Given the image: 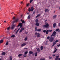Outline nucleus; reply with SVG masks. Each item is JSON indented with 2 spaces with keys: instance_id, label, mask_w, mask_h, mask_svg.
<instances>
[{
  "instance_id": "f257e3e1",
  "label": "nucleus",
  "mask_w": 60,
  "mask_h": 60,
  "mask_svg": "<svg viewBox=\"0 0 60 60\" xmlns=\"http://www.w3.org/2000/svg\"><path fill=\"white\" fill-rule=\"evenodd\" d=\"M47 21V20H46L45 22V24L46 25H44L43 26V27L44 28H48L49 26V25L48 23H47L46 21Z\"/></svg>"
},
{
  "instance_id": "f03ea898",
  "label": "nucleus",
  "mask_w": 60,
  "mask_h": 60,
  "mask_svg": "<svg viewBox=\"0 0 60 60\" xmlns=\"http://www.w3.org/2000/svg\"><path fill=\"white\" fill-rule=\"evenodd\" d=\"M54 40V37H51L49 39V41L50 42H53V41Z\"/></svg>"
},
{
  "instance_id": "7ed1b4c3",
  "label": "nucleus",
  "mask_w": 60,
  "mask_h": 60,
  "mask_svg": "<svg viewBox=\"0 0 60 60\" xmlns=\"http://www.w3.org/2000/svg\"><path fill=\"white\" fill-rule=\"evenodd\" d=\"M35 34V35L37 36L38 37H40L41 36V34L39 33L36 32Z\"/></svg>"
},
{
  "instance_id": "20e7f679",
  "label": "nucleus",
  "mask_w": 60,
  "mask_h": 60,
  "mask_svg": "<svg viewBox=\"0 0 60 60\" xmlns=\"http://www.w3.org/2000/svg\"><path fill=\"white\" fill-rule=\"evenodd\" d=\"M13 19L14 21H13V24H14L15 22H17V21H18V19H15V17H14L13 18Z\"/></svg>"
},
{
  "instance_id": "39448f33",
  "label": "nucleus",
  "mask_w": 60,
  "mask_h": 60,
  "mask_svg": "<svg viewBox=\"0 0 60 60\" xmlns=\"http://www.w3.org/2000/svg\"><path fill=\"white\" fill-rule=\"evenodd\" d=\"M34 9V8L33 7H31V8H29V12L32 11H33Z\"/></svg>"
},
{
  "instance_id": "423d86ee",
  "label": "nucleus",
  "mask_w": 60,
  "mask_h": 60,
  "mask_svg": "<svg viewBox=\"0 0 60 60\" xmlns=\"http://www.w3.org/2000/svg\"><path fill=\"white\" fill-rule=\"evenodd\" d=\"M43 31L44 33H46V34H49V30H47L46 31V30H43Z\"/></svg>"
},
{
  "instance_id": "0eeeda50",
  "label": "nucleus",
  "mask_w": 60,
  "mask_h": 60,
  "mask_svg": "<svg viewBox=\"0 0 60 60\" xmlns=\"http://www.w3.org/2000/svg\"><path fill=\"white\" fill-rule=\"evenodd\" d=\"M20 26V28H21L23 26V24L22 23H19V25L18 26V27H19V26Z\"/></svg>"
},
{
  "instance_id": "6e6552de",
  "label": "nucleus",
  "mask_w": 60,
  "mask_h": 60,
  "mask_svg": "<svg viewBox=\"0 0 60 60\" xmlns=\"http://www.w3.org/2000/svg\"><path fill=\"white\" fill-rule=\"evenodd\" d=\"M56 35V31H54L53 32L52 34L51 35V36H55Z\"/></svg>"
},
{
  "instance_id": "1a4fd4ad",
  "label": "nucleus",
  "mask_w": 60,
  "mask_h": 60,
  "mask_svg": "<svg viewBox=\"0 0 60 60\" xmlns=\"http://www.w3.org/2000/svg\"><path fill=\"white\" fill-rule=\"evenodd\" d=\"M24 29H25V28H22L19 31V33H21V32H22Z\"/></svg>"
},
{
  "instance_id": "9d476101",
  "label": "nucleus",
  "mask_w": 60,
  "mask_h": 60,
  "mask_svg": "<svg viewBox=\"0 0 60 60\" xmlns=\"http://www.w3.org/2000/svg\"><path fill=\"white\" fill-rule=\"evenodd\" d=\"M26 45V43H23V44H22L21 45V46L22 47H24V46H25V45Z\"/></svg>"
},
{
  "instance_id": "9b49d317",
  "label": "nucleus",
  "mask_w": 60,
  "mask_h": 60,
  "mask_svg": "<svg viewBox=\"0 0 60 60\" xmlns=\"http://www.w3.org/2000/svg\"><path fill=\"white\" fill-rule=\"evenodd\" d=\"M15 26H16L15 25H13L11 27V29H13L15 27Z\"/></svg>"
},
{
  "instance_id": "f8f14e48",
  "label": "nucleus",
  "mask_w": 60,
  "mask_h": 60,
  "mask_svg": "<svg viewBox=\"0 0 60 60\" xmlns=\"http://www.w3.org/2000/svg\"><path fill=\"white\" fill-rule=\"evenodd\" d=\"M36 49H37V51L38 52V53H39L40 52H41V50L39 49V48H38L37 49L36 48Z\"/></svg>"
},
{
  "instance_id": "ddd939ff",
  "label": "nucleus",
  "mask_w": 60,
  "mask_h": 60,
  "mask_svg": "<svg viewBox=\"0 0 60 60\" xmlns=\"http://www.w3.org/2000/svg\"><path fill=\"white\" fill-rule=\"evenodd\" d=\"M59 57V56L58 55V56H57L56 57L55 60H58V57Z\"/></svg>"
},
{
  "instance_id": "4468645a",
  "label": "nucleus",
  "mask_w": 60,
  "mask_h": 60,
  "mask_svg": "<svg viewBox=\"0 0 60 60\" xmlns=\"http://www.w3.org/2000/svg\"><path fill=\"white\" fill-rule=\"evenodd\" d=\"M45 11V12H48L49 11V10L48 9H46Z\"/></svg>"
},
{
  "instance_id": "2eb2a0df",
  "label": "nucleus",
  "mask_w": 60,
  "mask_h": 60,
  "mask_svg": "<svg viewBox=\"0 0 60 60\" xmlns=\"http://www.w3.org/2000/svg\"><path fill=\"white\" fill-rule=\"evenodd\" d=\"M56 23H55L53 24V27H54V28H55V27H56Z\"/></svg>"
},
{
  "instance_id": "dca6fc26",
  "label": "nucleus",
  "mask_w": 60,
  "mask_h": 60,
  "mask_svg": "<svg viewBox=\"0 0 60 60\" xmlns=\"http://www.w3.org/2000/svg\"><path fill=\"white\" fill-rule=\"evenodd\" d=\"M29 53L30 54H33V52H32L31 51H30L29 52Z\"/></svg>"
},
{
  "instance_id": "f3484780",
  "label": "nucleus",
  "mask_w": 60,
  "mask_h": 60,
  "mask_svg": "<svg viewBox=\"0 0 60 60\" xmlns=\"http://www.w3.org/2000/svg\"><path fill=\"white\" fill-rule=\"evenodd\" d=\"M43 46H42L40 47V50H43Z\"/></svg>"
},
{
  "instance_id": "a211bd4d",
  "label": "nucleus",
  "mask_w": 60,
  "mask_h": 60,
  "mask_svg": "<svg viewBox=\"0 0 60 60\" xmlns=\"http://www.w3.org/2000/svg\"><path fill=\"white\" fill-rule=\"evenodd\" d=\"M15 35H14L13 34L11 36V38H14V37H15Z\"/></svg>"
},
{
  "instance_id": "6ab92c4d",
  "label": "nucleus",
  "mask_w": 60,
  "mask_h": 60,
  "mask_svg": "<svg viewBox=\"0 0 60 60\" xmlns=\"http://www.w3.org/2000/svg\"><path fill=\"white\" fill-rule=\"evenodd\" d=\"M55 50H54V51L53 52V53H55V52H56V51H57V49H56V48H55Z\"/></svg>"
},
{
  "instance_id": "aec40b11",
  "label": "nucleus",
  "mask_w": 60,
  "mask_h": 60,
  "mask_svg": "<svg viewBox=\"0 0 60 60\" xmlns=\"http://www.w3.org/2000/svg\"><path fill=\"white\" fill-rule=\"evenodd\" d=\"M10 60H12V56H10L9 57Z\"/></svg>"
},
{
  "instance_id": "412c9836",
  "label": "nucleus",
  "mask_w": 60,
  "mask_h": 60,
  "mask_svg": "<svg viewBox=\"0 0 60 60\" xmlns=\"http://www.w3.org/2000/svg\"><path fill=\"white\" fill-rule=\"evenodd\" d=\"M35 25L37 26H40V24L38 23H37L35 24Z\"/></svg>"
},
{
  "instance_id": "4be33fe9",
  "label": "nucleus",
  "mask_w": 60,
  "mask_h": 60,
  "mask_svg": "<svg viewBox=\"0 0 60 60\" xmlns=\"http://www.w3.org/2000/svg\"><path fill=\"white\" fill-rule=\"evenodd\" d=\"M6 53L5 52H3L2 53V55L3 56H5Z\"/></svg>"
},
{
  "instance_id": "5701e85b",
  "label": "nucleus",
  "mask_w": 60,
  "mask_h": 60,
  "mask_svg": "<svg viewBox=\"0 0 60 60\" xmlns=\"http://www.w3.org/2000/svg\"><path fill=\"white\" fill-rule=\"evenodd\" d=\"M22 55V54H20L18 55V57H20V56H21Z\"/></svg>"
},
{
  "instance_id": "b1692460",
  "label": "nucleus",
  "mask_w": 60,
  "mask_h": 60,
  "mask_svg": "<svg viewBox=\"0 0 60 60\" xmlns=\"http://www.w3.org/2000/svg\"><path fill=\"white\" fill-rule=\"evenodd\" d=\"M23 56L24 57H26L27 56V55H26V54H25V53H24Z\"/></svg>"
},
{
  "instance_id": "393cba45",
  "label": "nucleus",
  "mask_w": 60,
  "mask_h": 60,
  "mask_svg": "<svg viewBox=\"0 0 60 60\" xmlns=\"http://www.w3.org/2000/svg\"><path fill=\"white\" fill-rule=\"evenodd\" d=\"M56 18V15H54L53 17V19H55Z\"/></svg>"
},
{
  "instance_id": "a878e982",
  "label": "nucleus",
  "mask_w": 60,
  "mask_h": 60,
  "mask_svg": "<svg viewBox=\"0 0 60 60\" xmlns=\"http://www.w3.org/2000/svg\"><path fill=\"white\" fill-rule=\"evenodd\" d=\"M39 22V20H38V19H36L35 20V22L36 23H38V22Z\"/></svg>"
},
{
  "instance_id": "bb28decb",
  "label": "nucleus",
  "mask_w": 60,
  "mask_h": 60,
  "mask_svg": "<svg viewBox=\"0 0 60 60\" xmlns=\"http://www.w3.org/2000/svg\"><path fill=\"white\" fill-rule=\"evenodd\" d=\"M40 15H40V14H38V15H37V16H36V18H37L38 17H39V16H40Z\"/></svg>"
},
{
  "instance_id": "cd10ccee",
  "label": "nucleus",
  "mask_w": 60,
  "mask_h": 60,
  "mask_svg": "<svg viewBox=\"0 0 60 60\" xmlns=\"http://www.w3.org/2000/svg\"><path fill=\"white\" fill-rule=\"evenodd\" d=\"M35 56H37V52H36L35 53Z\"/></svg>"
},
{
  "instance_id": "c85d7f7f",
  "label": "nucleus",
  "mask_w": 60,
  "mask_h": 60,
  "mask_svg": "<svg viewBox=\"0 0 60 60\" xmlns=\"http://www.w3.org/2000/svg\"><path fill=\"white\" fill-rule=\"evenodd\" d=\"M30 15H29V16H28L27 18L28 19H29L30 18Z\"/></svg>"
},
{
  "instance_id": "c756f323",
  "label": "nucleus",
  "mask_w": 60,
  "mask_h": 60,
  "mask_svg": "<svg viewBox=\"0 0 60 60\" xmlns=\"http://www.w3.org/2000/svg\"><path fill=\"white\" fill-rule=\"evenodd\" d=\"M8 44H9V42L8 41H7L5 45H8Z\"/></svg>"
},
{
  "instance_id": "7c9ffc66",
  "label": "nucleus",
  "mask_w": 60,
  "mask_h": 60,
  "mask_svg": "<svg viewBox=\"0 0 60 60\" xmlns=\"http://www.w3.org/2000/svg\"><path fill=\"white\" fill-rule=\"evenodd\" d=\"M3 41H4L3 40H1L0 41V43H3Z\"/></svg>"
},
{
  "instance_id": "2f4dec72",
  "label": "nucleus",
  "mask_w": 60,
  "mask_h": 60,
  "mask_svg": "<svg viewBox=\"0 0 60 60\" xmlns=\"http://www.w3.org/2000/svg\"><path fill=\"white\" fill-rule=\"evenodd\" d=\"M41 29H38V32H39L41 31Z\"/></svg>"
},
{
  "instance_id": "473e14b6",
  "label": "nucleus",
  "mask_w": 60,
  "mask_h": 60,
  "mask_svg": "<svg viewBox=\"0 0 60 60\" xmlns=\"http://www.w3.org/2000/svg\"><path fill=\"white\" fill-rule=\"evenodd\" d=\"M28 51H26L24 52V54H28Z\"/></svg>"
},
{
  "instance_id": "72a5a7b5",
  "label": "nucleus",
  "mask_w": 60,
  "mask_h": 60,
  "mask_svg": "<svg viewBox=\"0 0 60 60\" xmlns=\"http://www.w3.org/2000/svg\"><path fill=\"white\" fill-rule=\"evenodd\" d=\"M27 40V37H26V38H25L24 40L25 41H26V40Z\"/></svg>"
},
{
  "instance_id": "f704fd0d",
  "label": "nucleus",
  "mask_w": 60,
  "mask_h": 60,
  "mask_svg": "<svg viewBox=\"0 0 60 60\" xmlns=\"http://www.w3.org/2000/svg\"><path fill=\"white\" fill-rule=\"evenodd\" d=\"M56 31V32H58L59 31V29H56L55 30Z\"/></svg>"
},
{
  "instance_id": "c9c22d12",
  "label": "nucleus",
  "mask_w": 60,
  "mask_h": 60,
  "mask_svg": "<svg viewBox=\"0 0 60 60\" xmlns=\"http://www.w3.org/2000/svg\"><path fill=\"white\" fill-rule=\"evenodd\" d=\"M49 38H50V37L49 36L47 38V40H49Z\"/></svg>"
},
{
  "instance_id": "e433bc0d",
  "label": "nucleus",
  "mask_w": 60,
  "mask_h": 60,
  "mask_svg": "<svg viewBox=\"0 0 60 60\" xmlns=\"http://www.w3.org/2000/svg\"><path fill=\"white\" fill-rule=\"evenodd\" d=\"M45 60V58H41L40 59V60Z\"/></svg>"
},
{
  "instance_id": "4c0bfd02",
  "label": "nucleus",
  "mask_w": 60,
  "mask_h": 60,
  "mask_svg": "<svg viewBox=\"0 0 60 60\" xmlns=\"http://www.w3.org/2000/svg\"><path fill=\"white\" fill-rule=\"evenodd\" d=\"M58 41H59L57 40H56L55 42H58Z\"/></svg>"
},
{
  "instance_id": "58836bf2",
  "label": "nucleus",
  "mask_w": 60,
  "mask_h": 60,
  "mask_svg": "<svg viewBox=\"0 0 60 60\" xmlns=\"http://www.w3.org/2000/svg\"><path fill=\"white\" fill-rule=\"evenodd\" d=\"M50 32H52V30H48Z\"/></svg>"
},
{
  "instance_id": "ea45409f",
  "label": "nucleus",
  "mask_w": 60,
  "mask_h": 60,
  "mask_svg": "<svg viewBox=\"0 0 60 60\" xmlns=\"http://www.w3.org/2000/svg\"><path fill=\"white\" fill-rule=\"evenodd\" d=\"M22 23H24V24H25V21H24V20H23V21L22 22Z\"/></svg>"
},
{
  "instance_id": "a19ab883",
  "label": "nucleus",
  "mask_w": 60,
  "mask_h": 60,
  "mask_svg": "<svg viewBox=\"0 0 60 60\" xmlns=\"http://www.w3.org/2000/svg\"><path fill=\"white\" fill-rule=\"evenodd\" d=\"M29 3H28L26 4V7H28V6H29Z\"/></svg>"
},
{
  "instance_id": "79ce46f5",
  "label": "nucleus",
  "mask_w": 60,
  "mask_h": 60,
  "mask_svg": "<svg viewBox=\"0 0 60 60\" xmlns=\"http://www.w3.org/2000/svg\"><path fill=\"white\" fill-rule=\"evenodd\" d=\"M49 59H52V57H51L50 56H49Z\"/></svg>"
},
{
  "instance_id": "37998d69",
  "label": "nucleus",
  "mask_w": 60,
  "mask_h": 60,
  "mask_svg": "<svg viewBox=\"0 0 60 60\" xmlns=\"http://www.w3.org/2000/svg\"><path fill=\"white\" fill-rule=\"evenodd\" d=\"M33 0H30V3H31L33 2Z\"/></svg>"
},
{
  "instance_id": "c03bdc74",
  "label": "nucleus",
  "mask_w": 60,
  "mask_h": 60,
  "mask_svg": "<svg viewBox=\"0 0 60 60\" xmlns=\"http://www.w3.org/2000/svg\"><path fill=\"white\" fill-rule=\"evenodd\" d=\"M35 11H34L33 12V14H35Z\"/></svg>"
},
{
  "instance_id": "a18cd8bd",
  "label": "nucleus",
  "mask_w": 60,
  "mask_h": 60,
  "mask_svg": "<svg viewBox=\"0 0 60 60\" xmlns=\"http://www.w3.org/2000/svg\"><path fill=\"white\" fill-rule=\"evenodd\" d=\"M57 47H60V44H59V45H57Z\"/></svg>"
},
{
  "instance_id": "49530a36",
  "label": "nucleus",
  "mask_w": 60,
  "mask_h": 60,
  "mask_svg": "<svg viewBox=\"0 0 60 60\" xmlns=\"http://www.w3.org/2000/svg\"><path fill=\"white\" fill-rule=\"evenodd\" d=\"M37 30V27H36L35 28V31H36Z\"/></svg>"
},
{
  "instance_id": "de8ad7c7",
  "label": "nucleus",
  "mask_w": 60,
  "mask_h": 60,
  "mask_svg": "<svg viewBox=\"0 0 60 60\" xmlns=\"http://www.w3.org/2000/svg\"><path fill=\"white\" fill-rule=\"evenodd\" d=\"M10 27H9L8 28V30H9V29H10Z\"/></svg>"
},
{
  "instance_id": "09e8293b",
  "label": "nucleus",
  "mask_w": 60,
  "mask_h": 60,
  "mask_svg": "<svg viewBox=\"0 0 60 60\" xmlns=\"http://www.w3.org/2000/svg\"><path fill=\"white\" fill-rule=\"evenodd\" d=\"M53 44H56V42H54L53 43Z\"/></svg>"
},
{
  "instance_id": "8fccbe9b",
  "label": "nucleus",
  "mask_w": 60,
  "mask_h": 60,
  "mask_svg": "<svg viewBox=\"0 0 60 60\" xmlns=\"http://www.w3.org/2000/svg\"><path fill=\"white\" fill-rule=\"evenodd\" d=\"M58 26H60V22L58 24Z\"/></svg>"
},
{
  "instance_id": "3c124183",
  "label": "nucleus",
  "mask_w": 60,
  "mask_h": 60,
  "mask_svg": "<svg viewBox=\"0 0 60 60\" xmlns=\"http://www.w3.org/2000/svg\"><path fill=\"white\" fill-rule=\"evenodd\" d=\"M18 32H19V31H18V30H17V31L16 32V34H17V33H18Z\"/></svg>"
},
{
  "instance_id": "603ef678",
  "label": "nucleus",
  "mask_w": 60,
  "mask_h": 60,
  "mask_svg": "<svg viewBox=\"0 0 60 60\" xmlns=\"http://www.w3.org/2000/svg\"><path fill=\"white\" fill-rule=\"evenodd\" d=\"M19 30H20V28H19L17 30V31H19Z\"/></svg>"
},
{
  "instance_id": "864d4df0",
  "label": "nucleus",
  "mask_w": 60,
  "mask_h": 60,
  "mask_svg": "<svg viewBox=\"0 0 60 60\" xmlns=\"http://www.w3.org/2000/svg\"><path fill=\"white\" fill-rule=\"evenodd\" d=\"M55 44H53V45H52V47H53V46H55Z\"/></svg>"
},
{
  "instance_id": "5fc2aeb1",
  "label": "nucleus",
  "mask_w": 60,
  "mask_h": 60,
  "mask_svg": "<svg viewBox=\"0 0 60 60\" xmlns=\"http://www.w3.org/2000/svg\"><path fill=\"white\" fill-rule=\"evenodd\" d=\"M52 56H53V57H55V55H54V54H53V55H52Z\"/></svg>"
},
{
  "instance_id": "6e6d98bb",
  "label": "nucleus",
  "mask_w": 60,
  "mask_h": 60,
  "mask_svg": "<svg viewBox=\"0 0 60 60\" xmlns=\"http://www.w3.org/2000/svg\"><path fill=\"white\" fill-rule=\"evenodd\" d=\"M23 2L22 1L21 2V4H23Z\"/></svg>"
},
{
  "instance_id": "4d7b16f0",
  "label": "nucleus",
  "mask_w": 60,
  "mask_h": 60,
  "mask_svg": "<svg viewBox=\"0 0 60 60\" xmlns=\"http://www.w3.org/2000/svg\"><path fill=\"white\" fill-rule=\"evenodd\" d=\"M16 29H15V30H14V32H16Z\"/></svg>"
},
{
  "instance_id": "13d9d810",
  "label": "nucleus",
  "mask_w": 60,
  "mask_h": 60,
  "mask_svg": "<svg viewBox=\"0 0 60 60\" xmlns=\"http://www.w3.org/2000/svg\"><path fill=\"white\" fill-rule=\"evenodd\" d=\"M27 49V48H24V49L25 50V49Z\"/></svg>"
},
{
  "instance_id": "bf43d9fd",
  "label": "nucleus",
  "mask_w": 60,
  "mask_h": 60,
  "mask_svg": "<svg viewBox=\"0 0 60 60\" xmlns=\"http://www.w3.org/2000/svg\"><path fill=\"white\" fill-rule=\"evenodd\" d=\"M1 6H0V10H1Z\"/></svg>"
},
{
  "instance_id": "052dcab7",
  "label": "nucleus",
  "mask_w": 60,
  "mask_h": 60,
  "mask_svg": "<svg viewBox=\"0 0 60 60\" xmlns=\"http://www.w3.org/2000/svg\"><path fill=\"white\" fill-rule=\"evenodd\" d=\"M58 60H60V58H58Z\"/></svg>"
},
{
  "instance_id": "680f3d73",
  "label": "nucleus",
  "mask_w": 60,
  "mask_h": 60,
  "mask_svg": "<svg viewBox=\"0 0 60 60\" xmlns=\"http://www.w3.org/2000/svg\"><path fill=\"white\" fill-rule=\"evenodd\" d=\"M21 21L22 22L23 21L22 20V19H21Z\"/></svg>"
},
{
  "instance_id": "e2e57ef3",
  "label": "nucleus",
  "mask_w": 60,
  "mask_h": 60,
  "mask_svg": "<svg viewBox=\"0 0 60 60\" xmlns=\"http://www.w3.org/2000/svg\"><path fill=\"white\" fill-rule=\"evenodd\" d=\"M28 32H26V34H27V33H28Z\"/></svg>"
},
{
  "instance_id": "0e129e2a",
  "label": "nucleus",
  "mask_w": 60,
  "mask_h": 60,
  "mask_svg": "<svg viewBox=\"0 0 60 60\" xmlns=\"http://www.w3.org/2000/svg\"><path fill=\"white\" fill-rule=\"evenodd\" d=\"M22 15H21V17H22Z\"/></svg>"
},
{
  "instance_id": "69168bd1",
  "label": "nucleus",
  "mask_w": 60,
  "mask_h": 60,
  "mask_svg": "<svg viewBox=\"0 0 60 60\" xmlns=\"http://www.w3.org/2000/svg\"><path fill=\"white\" fill-rule=\"evenodd\" d=\"M27 14H29V13H27Z\"/></svg>"
},
{
  "instance_id": "338daca9",
  "label": "nucleus",
  "mask_w": 60,
  "mask_h": 60,
  "mask_svg": "<svg viewBox=\"0 0 60 60\" xmlns=\"http://www.w3.org/2000/svg\"><path fill=\"white\" fill-rule=\"evenodd\" d=\"M4 22H6V21H4Z\"/></svg>"
},
{
  "instance_id": "774afa93",
  "label": "nucleus",
  "mask_w": 60,
  "mask_h": 60,
  "mask_svg": "<svg viewBox=\"0 0 60 60\" xmlns=\"http://www.w3.org/2000/svg\"><path fill=\"white\" fill-rule=\"evenodd\" d=\"M13 13H11V14H12Z\"/></svg>"
}]
</instances>
